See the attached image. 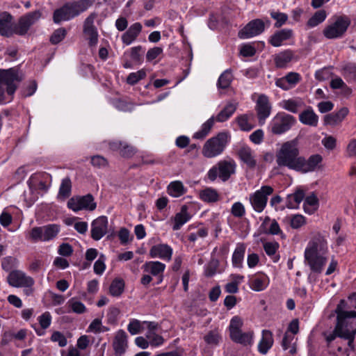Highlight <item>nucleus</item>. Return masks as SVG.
Instances as JSON below:
<instances>
[{
    "mask_svg": "<svg viewBox=\"0 0 356 356\" xmlns=\"http://www.w3.org/2000/svg\"><path fill=\"white\" fill-rule=\"evenodd\" d=\"M93 3V0H77L65 3L54 12L53 19L56 24L68 21L86 11Z\"/></svg>",
    "mask_w": 356,
    "mask_h": 356,
    "instance_id": "f257e3e1",
    "label": "nucleus"
},
{
    "mask_svg": "<svg viewBox=\"0 0 356 356\" xmlns=\"http://www.w3.org/2000/svg\"><path fill=\"white\" fill-rule=\"evenodd\" d=\"M229 140L230 136L227 132L218 133L205 142L202 149V155L206 158H213L220 155Z\"/></svg>",
    "mask_w": 356,
    "mask_h": 356,
    "instance_id": "f03ea898",
    "label": "nucleus"
},
{
    "mask_svg": "<svg viewBox=\"0 0 356 356\" xmlns=\"http://www.w3.org/2000/svg\"><path fill=\"white\" fill-rule=\"evenodd\" d=\"M299 150L293 141L284 143L277 153V162L280 165L287 166L297 171L299 163Z\"/></svg>",
    "mask_w": 356,
    "mask_h": 356,
    "instance_id": "7ed1b4c3",
    "label": "nucleus"
},
{
    "mask_svg": "<svg viewBox=\"0 0 356 356\" xmlns=\"http://www.w3.org/2000/svg\"><path fill=\"white\" fill-rule=\"evenodd\" d=\"M243 325L242 319L238 316L231 319L229 326L230 339L243 346H251L253 343L254 332L253 331L243 332L241 330Z\"/></svg>",
    "mask_w": 356,
    "mask_h": 356,
    "instance_id": "20e7f679",
    "label": "nucleus"
},
{
    "mask_svg": "<svg viewBox=\"0 0 356 356\" xmlns=\"http://www.w3.org/2000/svg\"><path fill=\"white\" fill-rule=\"evenodd\" d=\"M337 314V323L332 332L326 335V341L328 343L333 341L337 337L348 340V346L354 349L355 335L353 330H350L343 319V316L335 309Z\"/></svg>",
    "mask_w": 356,
    "mask_h": 356,
    "instance_id": "39448f33",
    "label": "nucleus"
},
{
    "mask_svg": "<svg viewBox=\"0 0 356 356\" xmlns=\"http://www.w3.org/2000/svg\"><path fill=\"white\" fill-rule=\"evenodd\" d=\"M0 80L6 86V92L9 96L8 99L6 98L4 95V88L0 86V103L10 102L13 99V95L17 88L16 83L20 81L18 74L13 69L0 70Z\"/></svg>",
    "mask_w": 356,
    "mask_h": 356,
    "instance_id": "423d86ee",
    "label": "nucleus"
},
{
    "mask_svg": "<svg viewBox=\"0 0 356 356\" xmlns=\"http://www.w3.org/2000/svg\"><path fill=\"white\" fill-rule=\"evenodd\" d=\"M350 24V21L348 17H338L334 22L324 29L323 35L327 39L341 38L346 32Z\"/></svg>",
    "mask_w": 356,
    "mask_h": 356,
    "instance_id": "0eeeda50",
    "label": "nucleus"
},
{
    "mask_svg": "<svg viewBox=\"0 0 356 356\" xmlns=\"http://www.w3.org/2000/svg\"><path fill=\"white\" fill-rule=\"evenodd\" d=\"M296 118L285 113H277L271 122L273 133L281 134L288 131L296 123Z\"/></svg>",
    "mask_w": 356,
    "mask_h": 356,
    "instance_id": "6e6552de",
    "label": "nucleus"
},
{
    "mask_svg": "<svg viewBox=\"0 0 356 356\" xmlns=\"http://www.w3.org/2000/svg\"><path fill=\"white\" fill-rule=\"evenodd\" d=\"M273 192V188L271 186H264L250 196V203L255 211L261 213L264 211L266 207L268 196Z\"/></svg>",
    "mask_w": 356,
    "mask_h": 356,
    "instance_id": "1a4fd4ad",
    "label": "nucleus"
},
{
    "mask_svg": "<svg viewBox=\"0 0 356 356\" xmlns=\"http://www.w3.org/2000/svg\"><path fill=\"white\" fill-rule=\"evenodd\" d=\"M236 164L233 161H220L209 171V178H229L235 172Z\"/></svg>",
    "mask_w": 356,
    "mask_h": 356,
    "instance_id": "9d476101",
    "label": "nucleus"
},
{
    "mask_svg": "<svg viewBox=\"0 0 356 356\" xmlns=\"http://www.w3.org/2000/svg\"><path fill=\"white\" fill-rule=\"evenodd\" d=\"M96 17L95 13H91L87 17L83 23V33L85 38L88 41L90 47H96L98 43L99 34L97 29L94 25Z\"/></svg>",
    "mask_w": 356,
    "mask_h": 356,
    "instance_id": "9b49d317",
    "label": "nucleus"
},
{
    "mask_svg": "<svg viewBox=\"0 0 356 356\" xmlns=\"http://www.w3.org/2000/svg\"><path fill=\"white\" fill-rule=\"evenodd\" d=\"M96 207L97 204L94 201V197L90 194L77 198L72 197L67 202V207L75 212L83 209L94 211Z\"/></svg>",
    "mask_w": 356,
    "mask_h": 356,
    "instance_id": "f8f14e48",
    "label": "nucleus"
},
{
    "mask_svg": "<svg viewBox=\"0 0 356 356\" xmlns=\"http://www.w3.org/2000/svg\"><path fill=\"white\" fill-rule=\"evenodd\" d=\"M271 110L272 105L268 97L264 94L259 95L255 106L259 124L262 125L265 123L266 120L271 113Z\"/></svg>",
    "mask_w": 356,
    "mask_h": 356,
    "instance_id": "ddd939ff",
    "label": "nucleus"
},
{
    "mask_svg": "<svg viewBox=\"0 0 356 356\" xmlns=\"http://www.w3.org/2000/svg\"><path fill=\"white\" fill-rule=\"evenodd\" d=\"M40 17L41 13L39 10H35L25 15L19 19L17 25L15 28V32L21 35H25L29 28L34 24Z\"/></svg>",
    "mask_w": 356,
    "mask_h": 356,
    "instance_id": "4468645a",
    "label": "nucleus"
},
{
    "mask_svg": "<svg viewBox=\"0 0 356 356\" xmlns=\"http://www.w3.org/2000/svg\"><path fill=\"white\" fill-rule=\"evenodd\" d=\"M8 284L15 287H31L34 284V280L31 277L27 276L24 273L20 270H12L8 277Z\"/></svg>",
    "mask_w": 356,
    "mask_h": 356,
    "instance_id": "2eb2a0df",
    "label": "nucleus"
},
{
    "mask_svg": "<svg viewBox=\"0 0 356 356\" xmlns=\"http://www.w3.org/2000/svg\"><path fill=\"white\" fill-rule=\"evenodd\" d=\"M264 29L265 24L263 20L253 19L238 32V36L243 39L250 38L261 34Z\"/></svg>",
    "mask_w": 356,
    "mask_h": 356,
    "instance_id": "dca6fc26",
    "label": "nucleus"
},
{
    "mask_svg": "<svg viewBox=\"0 0 356 356\" xmlns=\"http://www.w3.org/2000/svg\"><path fill=\"white\" fill-rule=\"evenodd\" d=\"M322 160L323 158L319 154L312 155L307 160L300 157L297 171L302 172L315 171L321 168Z\"/></svg>",
    "mask_w": 356,
    "mask_h": 356,
    "instance_id": "f3484780",
    "label": "nucleus"
},
{
    "mask_svg": "<svg viewBox=\"0 0 356 356\" xmlns=\"http://www.w3.org/2000/svg\"><path fill=\"white\" fill-rule=\"evenodd\" d=\"M108 230L107 217L102 216L94 220L91 223V237L95 241L100 240Z\"/></svg>",
    "mask_w": 356,
    "mask_h": 356,
    "instance_id": "a211bd4d",
    "label": "nucleus"
},
{
    "mask_svg": "<svg viewBox=\"0 0 356 356\" xmlns=\"http://www.w3.org/2000/svg\"><path fill=\"white\" fill-rule=\"evenodd\" d=\"M347 302L345 300H341L337 306V312L343 316V319L349 327L353 330L354 335L356 334V311H346Z\"/></svg>",
    "mask_w": 356,
    "mask_h": 356,
    "instance_id": "6ab92c4d",
    "label": "nucleus"
},
{
    "mask_svg": "<svg viewBox=\"0 0 356 356\" xmlns=\"http://www.w3.org/2000/svg\"><path fill=\"white\" fill-rule=\"evenodd\" d=\"M145 272L156 277V284H159L163 281V273L165 265L160 261H147L143 266Z\"/></svg>",
    "mask_w": 356,
    "mask_h": 356,
    "instance_id": "aec40b11",
    "label": "nucleus"
},
{
    "mask_svg": "<svg viewBox=\"0 0 356 356\" xmlns=\"http://www.w3.org/2000/svg\"><path fill=\"white\" fill-rule=\"evenodd\" d=\"M109 147L113 151H117L119 154L126 158H129L136 153V149L127 142L114 140L109 143Z\"/></svg>",
    "mask_w": 356,
    "mask_h": 356,
    "instance_id": "412c9836",
    "label": "nucleus"
},
{
    "mask_svg": "<svg viewBox=\"0 0 356 356\" xmlns=\"http://www.w3.org/2000/svg\"><path fill=\"white\" fill-rule=\"evenodd\" d=\"M113 347L115 356H122L125 353L127 348V334L123 330L117 332Z\"/></svg>",
    "mask_w": 356,
    "mask_h": 356,
    "instance_id": "4be33fe9",
    "label": "nucleus"
},
{
    "mask_svg": "<svg viewBox=\"0 0 356 356\" xmlns=\"http://www.w3.org/2000/svg\"><path fill=\"white\" fill-rule=\"evenodd\" d=\"M172 254V249L167 244H157L153 245L149 250V255L152 258L159 257L163 260L170 261Z\"/></svg>",
    "mask_w": 356,
    "mask_h": 356,
    "instance_id": "5701e85b",
    "label": "nucleus"
},
{
    "mask_svg": "<svg viewBox=\"0 0 356 356\" xmlns=\"http://www.w3.org/2000/svg\"><path fill=\"white\" fill-rule=\"evenodd\" d=\"M143 26L140 22H135L122 35L121 40L124 44L129 45L136 40L142 31Z\"/></svg>",
    "mask_w": 356,
    "mask_h": 356,
    "instance_id": "b1692460",
    "label": "nucleus"
},
{
    "mask_svg": "<svg viewBox=\"0 0 356 356\" xmlns=\"http://www.w3.org/2000/svg\"><path fill=\"white\" fill-rule=\"evenodd\" d=\"M326 248V243L322 238H316L311 241L305 251V257L320 255L319 252Z\"/></svg>",
    "mask_w": 356,
    "mask_h": 356,
    "instance_id": "393cba45",
    "label": "nucleus"
},
{
    "mask_svg": "<svg viewBox=\"0 0 356 356\" xmlns=\"http://www.w3.org/2000/svg\"><path fill=\"white\" fill-rule=\"evenodd\" d=\"M240 159L246 164L249 168H254L257 165L254 152L248 146L241 147L238 150Z\"/></svg>",
    "mask_w": 356,
    "mask_h": 356,
    "instance_id": "a878e982",
    "label": "nucleus"
},
{
    "mask_svg": "<svg viewBox=\"0 0 356 356\" xmlns=\"http://www.w3.org/2000/svg\"><path fill=\"white\" fill-rule=\"evenodd\" d=\"M312 272L321 273L326 264L327 259L322 255L305 257Z\"/></svg>",
    "mask_w": 356,
    "mask_h": 356,
    "instance_id": "bb28decb",
    "label": "nucleus"
},
{
    "mask_svg": "<svg viewBox=\"0 0 356 356\" xmlns=\"http://www.w3.org/2000/svg\"><path fill=\"white\" fill-rule=\"evenodd\" d=\"M280 106L293 113H297L305 106L304 102L299 97L284 99L280 103Z\"/></svg>",
    "mask_w": 356,
    "mask_h": 356,
    "instance_id": "cd10ccee",
    "label": "nucleus"
},
{
    "mask_svg": "<svg viewBox=\"0 0 356 356\" xmlns=\"http://www.w3.org/2000/svg\"><path fill=\"white\" fill-rule=\"evenodd\" d=\"M273 337L271 331L264 330L262 331L261 339L258 344V351L265 355L271 348L273 345Z\"/></svg>",
    "mask_w": 356,
    "mask_h": 356,
    "instance_id": "c85d7f7f",
    "label": "nucleus"
},
{
    "mask_svg": "<svg viewBox=\"0 0 356 356\" xmlns=\"http://www.w3.org/2000/svg\"><path fill=\"white\" fill-rule=\"evenodd\" d=\"M348 113L347 108H341L336 113H332L325 115L324 123L326 125L335 126L340 124Z\"/></svg>",
    "mask_w": 356,
    "mask_h": 356,
    "instance_id": "c756f323",
    "label": "nucleus"
},
{
    "mask_svg": "<svg viewBox=\"0 0 356 356\" xmlns=\"http://www.w3.org/2000/svg\"><path fill=\"white\" fill-rule=\"evenodd\" d=\"M293 36V31L289 29H284L276 31L270 38V43L273 47H280L283 42L290 39Z\"/></svg>",
    "mask_w": 356,
    "mask_h": 356,
    "instance_id": "7c9ffc66",
    "label": "nucleus"
},
{
    "mask_svg": "<svg viewBox=\"0 0 356 356\" xmlns=\"http://www.w3.org/2000/svg\"><path fill=\"white\" fill-rule=\"evenodd\" d=\"M191 218V216L188 213V207L186 205H183L181 208L180 212L177 213L174 218V224L172 229L177 231L187 222Z\"/></svg>",
    "mask_w": 356,
    "mask_h": 356,
    "instance_id": "2f4dec72",
    "label": "nucleus"
},
{
    "mask_svg": "<svg viewBox=\"0 0 356 356\" xmlns=\"http://www.w3.org/2000/svg\"><path fill=\"white\" fill-rule=\"evenodd\" d=\"M299 120L302 124L311 127H316L318 122V117L311 107L300 113Z\"/></svg>",
    "mask_w": 356,
    "mask_h": 356,
    "instance_id": "473e14b6",
    "label": "nucleus"
},
{
    "mask_svg": "<svg viewBox=\"0 0 356 356\" xmlns=\"http://www.w3.org/2000/svg\"><path fill=\"white\" fill-rule=\"evenodd\" d=\"M293 53L291 50L287 49L275 55L274 61L277 67L284 68L292 60Z\"/></svg>",
    "mask_w": 356,
    "mask_h": 356,
    "instance_id": "72a5a7b5",
    "label": "nucleus"
},
{
    "mask_svg": "<svg viewBox=\"0 0 356 356\" xmlns=\"http://www.w3.org/2000/svg\"><path fill=\"white\" fill-rule=\"evenodd\" d=\"M27 184L31 193L35 192L37 193L47 192L50 186V183L42 179H29Z\"/></svg>",
    "mask_w": 356,
    "mask_h": 356,
    "instance_id": "f704fd0d",
    "label": "nucleus"
},
{
    "mask_svg": "<svg viewBox=\"0 0 356 356\" xmlns=\"http://www.w3.org/2000/svg\"><path fill=\"white\" fill-rule=\"evenodd\" d=\"M12 19V15L6 12L2 13L0 15V34L8 35L11 33Z\"/></svg>",
    "mask_w": 356,
    "mask_h": 356,
    "instance_id": "c9c22d12",
    "label": "nucleus"
},
{
    "mask_svg": "<svg viewBox=\"0 0 356 356\" xmlns=\"http://www.w3.org/2000/svg\"><path fill=\"white\" fill-rule=\"evenodd\" d=\"M305 197L302 190L298 189L294 193L287 195L286 206L289 209H296Z\"/></svg>",
    "mask_w": 356,
    "mask_h": 356,
    "instance_id": "e433bc0d",
    "label": "nucleus"
},
{
    "mask_svg": "<svg viewBox=\"0 0 356 356\" xmlns=\"http://www.w3.org/2000/svg\"><path fill=\"white\" fill-rule=\"evenodd\" d=\"M237 105L234 103H228L225 108L216 115V120L223 122L227 120L235 112Z\"/></svg>",
    "mask_w": 356,
    "mask_h": 356,
    "instance_id": "4c0bfd02",
    "label": "nucleus"
},
{
    "mask_svg": "<svg viewBox=\"0 0 356 356\" xmlns=\"http://www.w3.org/2000/svg\"><path fill=\"white\" fill-rule=\"evenodd\" d=\"M268 277L265 275H261L252 278L250 280V287L255 291H261L264 290L268 286Z\"/></svg>",
    "mask_w": 356,
    "mask_h": 356,
    "instance_id": "58836bf2",
    "label": "nucleus"
},
{
    "mask_svg": "<svg viewBox=\"0 0 356 356\" xmlns=\"http://www.w3.org/2000/svg\"><path fill=\"white\" fill-rule=\"evenodd\" d=\"M200 197L205 202H216L219 200V195L216 190L206 188L200 192Z\"/></svg>",
    "mask_w": 356,
    "mask_h": 356,
    "instance_id": "ea45409f",
    "label": "nucleus"
},
{
    "mask_svg": "<svg viewBox=\"0 0 356 356\" xmlns=\"http://www.w3.org/2000/svg\"><path fill=\"white\" fill-rule=\"evenodd\" d=\"M168 194L172 197H178L186 193V189L179 181L171 182L168 187Z\"/></svg>",
    "mask_w": 356,
    "mask_h": 356,
    "instance_id": "a19ab883",
    "label": "nucleus"
},
{
    "mask_svg": "<svg viewBox=\"0 0 356 356\" xmlns=\"http://www.w3.org/2000/svg\"><path fill=\"white\" fill-rule=\"evenodd\" d=\"M43 241H48L55 238L60 232V226L56 224H49L42 226Z\"/></svg>",
    "mask_w": 356,
    "mask_h": 356,
    "instance_id": "79ce46f5",
    "label": "nucleus"
},
{
    "mask_svg": "<svg viewBox=\"0 0 356 356\" xmlns=\"http://www.w3.org/2000/svg\"><path fill=\"white\" fill-rule=\"evenodd\" d=\"M245 245L244 243H238L232 255V264L234 266L241 267L244 257Z\"/></svg>",
    "mask_w": 356,
    "mask_h": 356,
    "instance_id": "37998d69",
    "label": "nucleus"
},
{
    "mask_svg": "<svg viewBox=\"0 0 356 356\" xmlns=\"http://www.w3.org/2000/svg\"><path fill=\"white\" fill-rule=\"evenodd\" d=\"M318 206V200L317 197L314 194L306 197L304 202V210L306 213H313L317 210Z\"/></svg>",
    "mask_w": 356,
    "mask_h": 356,
    "instance_id": "c03bdc74",
    "label": "nucleus"
},
{
    "mask_svg": "<svg viewBox=\"0 0 356 356\" xmlns=\"http://www.w3.org/2000/svg\"><path fill=\"white\" fill-rule=\"evenodd\" d=\"M141 46L132 47L124 53V57L129 58L134 64H139L142 62L143 56L140 54Z\"/></svg>",
    "mask_w": 356,
    "mask_h": 356,
    "instance_id": "a18cd8bd",
    "label": "nucleus"
},
{
    "mask_svg": "<svg viewBox=\"0 0 356 356\" xmlns=\"http://www.w3.org/2000/svg\"><path fill=\"white\" fill-rule=\"evenodd\" d=\"M327 13L324 10L316 11L314 15L307 21V25L309 28H313L325 21Z\"/></svg>",
    "mask_w": 356,
    "mask_h": 356,
    "instance_id": "49530a36",
    "label": "nucleus"
},
{
    "mask_svg": "<svg viewBox=\"0 0 356 356\" xmlns=\"http://www.w3.org/2000/svg\"><path fill=\"white\" fill-rule=\"evenodd\" d=\"M124 282L122 279L116 278L111 284L110 294L115 297L120 296L124 291Z\"/></svg>",
    "mask_w": 356,
    "mask_h": 356,
    "instance_id": "de8ad7c7",
    "label": "nucleus"
},
{
    "mask_svg": "<svg viewBox=\"0 0 356 356\" xmlns=\"http://www.w3.org/2000/svg\"><path fill=\"white\" fill-rule=\"evenodd\" d=\"M278 248L279 243L277 242H266L264 244V249L266 253L272 257L274 262H277L280 259L279 255H275Z\"/></svg>",
    "mask_w": 356,
    "mask_h": 356,
    "instance_id": "09e8293b",
    "label": "nucleus"
},
{
    "mask_svg": "<svg viewBox=\"0 0 356 356\" xmlns=\"http://www.w3.org/2000/svg\"><path fill=\"white\" fill-rule=\"evenodd\" d=\"M67 306L74 313L81 314L86 312V306L76 298H72L67 302Z\"/></svg>",
    "mask_w": 356,
    "mask_h": 356,
    "instance_id": "8fccbe9b",
    "label": "nucleus"
},
{
    "mask_svg": "<svg viewBox=\"0 0 356 356\" xmlns=\"http://www.w3.org/2000/svg\"><path fill=\"white\" fill-rule=\"evenodd\" d=\"M233 76L231 70H227L220 76L218 81V86L220 88H227L232 81Z\"/></svg>",
    "mask_w": 356,
    "mask_h": 356,
    "instance_id": "3c124183",
    "label": "nucleus"
},
{
    "mask_svg": "<svg viewBox=\"0 0 356 356\" xmlns=\"http://www.w3.org/2000/svg\"><path fill=\"white\" fill-rule=\"evenodd\" d=\"M144 330L143 322L135 318L130 320L127 325V330L131 335H136L141 333Z\"/></svg>",
    "mask_w": 356,
    "mask_h": 356,
    "instance_id": "603ef678",
    "label": "nucleus"
},
{
    "mask_svg": "<svg viewBox=\"0 0 356 356\" xmlns=\"http://www.w3.org/2000/svg\"><path fill=\"white\" fill-rule=\"evenodd\" d=\"M72 183L70 179H63L60 184L58 197L63 199L69 197L71 195Z\"/></svg>",
    "mask_w": 356,
    "mask_h": 356,
    "instance_id": "864d4df0",
    "label": "nucleus"
},
{
    "mask_svg": "<svg viewBox=\"0 0 356 356\" xmlns=\"http://www.w3.org/2000/svg\"><path fill=\"white\" fill-rule=\"evenodd\" d=\"M204 339L208 345L217 346L221 341V336L217 330H211L204 337Z\"/></svg>",
    "mask_w": 356,
    "mask_h": 356,
    "instance_id": "5fc2aeb1",
    "label": "nucleus"
},
{
    "mask_svg": "<svg viewBox=\"0 0 356 356\" xmlns=\"http://www.w3.org/2000/svg\"><path fill=\"white\" fill-rule=\"evenodd\" d=\"M270 17L276 21L274 24L275 28L281 27L284 24H286V21L288 20V15L284 13L273 10L270 12Z\"/></svg>",
    "mask_w": 356,
    "mask_h": 356,
    "instance_id": "6e6d98bb",
    "label": "nucleus"
},
{
    "mask_svg": "<svg viewBox=\"0 0 356 356\" xmlns=\"http://www.w3.org/2000/svg\"><path fill=\"white\" fill-rule=\"evenodd\" d=\"M146 75L145 70H140L136 72L130 73L127 76V83L134 86L139 81L145 79Z\"/></svg>",
    "mask_w": 356,
    "mask_h": 356,
    "instance_id": "4d7b16f0",
    "label": "nucleus"
},
{
    "mask_svg": "<svg viewBox=\"0 0 356 356\" xmlns=\"http://www.w3.org/2000/svg\"><path fill=\"white\" fill-rule=\"evenodd\" d=\"M343 74L348 81H356V65L348 63L343 68Z\"/></svg>",
    "mask_w": 356,
    "mask_h": 356,
    "instance_id": "13d9d810",
    "label": "nucleus"
},
{
    "mask_svg": "<svg viewBox=\"0 0 356 356\" xmlns=\"http://www.w3.org/2000/svg\"><path fill=\"white\" fill-rule=\"evenodd\" d=\"M236 122L242 131H249L253 128V126L249 122V117L246 114L237 117Z\"/></svg>",
    "mask_w": 356,
    "mask_h": 356,
    "instance_id": "bf43d9fd",
    "label": "nucleus"
},
{
    "mask_svg": "<svg viewBox=\"0 0 356 356\" xmlns=\"http://www.w3.org/2000/svg\"><path fill=\"white\" fill-rule=\"evenodd\" d=\"M146 338L152 346H159L164 343L163 337L156 332H147Z\"/></svg>",
    "mask_w": 356,
    "mask_h": 356,
    "instance_id": "052dcab7",
    "label": "nucleus"
},
{
    "mask_svg": "<svg viewBox=\"0 0 356 356\" xmlns=\"http://www.w3.org/2000/svg\"><path fill=\"white\" fill-rule=\"evenodd\" d=\"M67 31L64 28L56 29L50 38V41L52 44H56L61 42L65 37Z\"/></svg>",
    "mask_w": 356,
    "mask_h": 356,
    "instance_id": "680f3d73",
    "label": "nucleus"
},
{
    "mask_svg": "<svg viewBox=\"0 0 356 356\" xmlns=\"http://www.w3.org/2000/svg\"><path fill=\"white\" fill-rule=\"evenodd\" d=\"M305 223V218L302 215H293L290 218V225L293 229H298Z\"/></svg>",
    "mask_w": 356,
    "mask_h": 356,
    "instance_id": "e2e57ef3",
    "label": "nucleus"
},
{
    "mask_svg": "<svg viewBox=\"0 0 356 356\" xmlns=\"http://www.w3.org/2000/svg\"><path fill=\"white\" fill-rule=\"evenodd\" d=\"M218 265L219 262L218 260L211 259L205 268V276L208 277H213L216 273Z\"/></svg>",
    "mask_w": 356,
    "mask_h": 356,
    "instance_id": "0e129e2a",
    "label": "nucleus"
},
{
    "mask_svg": "<svg viewBox=\"0 0 356 356\" xmlns=\"http://www.w3.org/2000/svg\"><path fill=\"white\" fill-rule=\"evenodd\" d=\"M231 213L234 217L242 218L245 213V207L242 203L235 202L232 207Z\"/></svg>",
    "mask_w": 356,
    "mask_h": 356,
    "instance_id": "69168bd1",
    "label": "nucleus"
},
{
    "mask_svg": "<svg viewBox=\"0 0 356 356\" xmlns=\"http://www.w3.org/2000/svg\"><path fill=\"white\" fill-rule=\"evenodd\" d=\"M17 259L13 257H6L2 259L1 268L6 272L10 271L15 266Z\"/></svg>",
    "mask_w": 356,
    "mask_h": 356,
    "instance_id": "338daca9",
    "label": "nucleus"
},
{
    "mask_svg": "<svg viewBox=\"0 0 356 356\" xmlns=\"http://www.w3.org/2000/svg\"><path fill=\"white\" fill-rule=\"evenodd\" d=\"M120 312L115 307H110L107 313V321L110 324H114L117 322Z\"/></svg>",
    "mask_w": 356,
    "mask_h": 356,
    "instance_id": "774afa93",
    "label": "nucleus"
}]
</instances>
